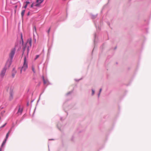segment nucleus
<instances>
[{
	"mask_svg": "<svg viewBox=\"0 0 151 151\" xmlns=\"http://www.w3.org/2000/svg\"><path fill=\"white\" fill-rule=\"evenodd\" d=\"M28 68V61L26 57L24 58L23 65L20 70V73H21L22 71L25 72Z\"/></svg>",
	"mask_w": 151,
	"mask_h": 151,
	"instance_id": "obj_1",
	"label": "nucleus"
},
{
	"mask_svg": "<svg viewBox=\"0 0 151 151\" xmlns=\"http://www.w3.org/2000/svg\"><path fill=\"white\" fill-rule=\"evenodd\" d=\"M7 68L6 67H4L1 70L0 73V77L3 78L5 75Z\"/></svg>",
	"mask_w": 151,
	"mask_h": 151,
	"instance_id": "obj_2",
	"label": "nucleus"
},
{
	"mask_svg": "<svg viewBox=\"0 0 151 151\" xmlns=\"http://www.w3.org/2000/svg\"><path fill=\"white\" fill-rule=\"evenodd\" d=\"M16 49L15 48H13L11 50V52L9 54V57L11 59H12L14 57Z\"/></svg>",
	"mask_w": 151,
	"mask_h": 151,
	"instance_id": "obj_3",
	"label": "nucleus"
},
{
	"mask_svg": "<svg viewBox=\"0 0 151 151\" xmlns=\"http://www.w3.org/2000/svg\"><path fill=\"white\" fill-rule=\"evenodd\" d=\"M9 99L10 100H12L13 99V90H11L10 92H9Z\"/></svg>",
	"mask_w": 151,
	"mask_h": 151,
	"instance_id": "obj_4",
	"label": "nucleus"
},
{
	"mask_svg": "<svg viewBox=\"0 0 151 151\" xmlns=\"http://www.w3.org/2000/svg\"><path fill=\"white\" fill-rule=\"evenodd\" d=\"M23 111V109L22 108H21L20 107H19V108L18 109V111L17 112V114L19 115L21 114L22 113Z\"/></svg>",
	"mask_w": 151,
	"mask_h": 151,
	"instance_id": "obj_5",
	"label": "nucleus"
},
{
	"mask_svg": "<svg viewBox=\"0 0 151 151\" xmlns=\"http://www.w3.org/2000/svg\"><path fill=\"white\" fill-rule=\"evenodd\" d=\"M27 44H28L30 47L32 46V40L31 39H28L27 41Z\"/></svg>",
	"mask_w": 151,
	"mask_h": 151,
	"instance_id": "obj_6",
	"label": "nucleus"
},
{
	"mask_svg": "<svg viewBox=\"0 0 151 151\" xmlns=\"http://www.w3.org/2000/svg\"><path fill=\"white\" fill-rule=\"evenodd\" d=\"M12 131V129H10L9 131H8V132L7 133L6 137V138L5 139L7 140V139L8 138L9 135L10 133Z\"/></svg>",
	"mask_w": 151,
	"mask_h": 151,
	"instance_id": "obj_7",
	"label": "nucleus"
},
{
	"mask_svg": "<svg viewBox=\"0 0 151 151\" xmlns=\"http://www.w3.org/2000/svg\"><path fill=\"white\" fill-rule=\"evenodd\" d=\"M43 81L44 84H46L47 85L49 84V82L47 80L45 79L44 78H43Z\"/></svg>",
	"mask_w": 151,
	"mask_h": 151,
	"instance_id": "obj_8",
	"label": "nucleus"
},
{
	"mask_svg": "<svg viewBox=\"0 0 151 151\" xmlns=\"http://www.w3.org/2000/svg\"><path fill=\"white\" fill-rule=\"evenodd\" d=\"M6 140H7L5 139L4 140L2 144V145H1V147H3L5 145V144L6 142Z\"/></svg>",
	"mask_w": 151,
	"mask_h": 151,
	"instance_id": "obj_9",
	"label": "nucleus"
},
{
	"mask_svg": "<svg viewBox=\"0 0 151 151\" xmlns=\"http://www.w3.org/2000/svg\"><path fill=\"white\" fill-rule=\"evenodd\" d=\"M25 12V10H22L21 12V14L22 17H23L24 16Z\"/></svg>",
	"mask_w": 151,
	"mask_h": 151,
	"instance_id": "obj_10",
	"label": "nucleus"
},
{
	"mask_svg": "<svg viewBox=\"0 0 151 151\" xmlns=\"http://www.w3.org/2000/svg\"><path fill=\"white\" fill-rule=\"evenodd\" d=\"M43 1V0H37V3H39V4H41Z\"/></svg>",
	"mask_w": 151,
	"mask_h": 151,
	"instance_id": "obj_11",
	"label": "nucleus"
},
{
	"mask_svg": "<svg viewBox=\"0 0 151 151\" xmlns=\"http://www.w3.org/2000/svg\"><path fill=\"white\" fill-rule=\"evenodd\" d=\"M26 4L25 5L24 7L25 9H26L27 8L28 4H29V1H26Z\"/></svg>",
	"mask_w": 151,
	"mask_h": 151,
	"instance_id": "obj_12",
	"label": "nucleus"
},
{
	"mask_svg": "<svg viewBox=\"0 0 151 151\" xmlns=\"http://www.w3.org/2000/svg\"><path fill=\"white\" fill-rule=\"evenodd\" d=\"M32 70L33 71V72L34 73H35V68L33 66H32Z\"/></svg>",
	"mask_w": 151,
	"mask_h": 151,
	"instance_id": "obj_13",
	"label": "nucleus"
},
{
	"mask_svg": "<svg viewBox=\"0 0 151 151\" xmlns=\"http://www.w3.org/2000/svg\"><path fill=\"white\" fill-rule=\"evenodd\" d=\"M40 4H39V3L36 4L35 5V6H38Z\"/></svg>",
	"mask_w": 151,
	"mask_h": 151,
	"instance_id": "obj_14",
	"label": "nucleus"
},
{
	"mask_svg": "<svg viewBox=\"0 0 151 151\" xmlns=\"http://www.w3.org/2000/svg\"><path fill=\"white\" fill-rule=\"evenodd\" d=\"M101 89H100L99 93V95H100V93H101Z\"/></svg>",
	"mask_w": 151,
	"mask_h": 151,
	"instance_id": "obj_15",
	"label": "nucleus"
},
{
	"mask_svg": "<svg viewBox=\"0 0 151 151\" xmlns=\"http://www.w3.org/2000/svg\"><path fill=\"white\" fill-rule=\"evenodd\" d=\"M21 38L22 39V40H23L22 39V33L21 34Z\"/></svg>",
	"mask_w": 151,
	"mask_h": 151,
	"instance_id": "obj_16",
	"label": "nucleus"
},
{
	"mask_svg": "<svg viewBox=\"0 0 151 151\" xmlns=\"http://www.w3.org/2000/svg\"><path fill=\"white\" fill-rule=\"evenodd\" d=\"M50 31V28H49L48 30V33H49Z\"/></svg>",
	"mask_w": 151,
	"mask_h": 151,
	"instance_id": "obj_17",
	"label": "nucleus"
},
{
	"mask_svg": "<svg viewBox=\"0 0 151 151\" xmlns=\"http://www.w3.org/2000/svg\"><path fill=\"white\" fill-rule=\"evenodd\" d=\"M92 94L93 95L94 94V91L93 90H92Z\"/></svg>",
	"mask_w": 151,
	"mask_h": 151,
	"instance_id": "obj_18",
	"label": "nucleus"
},
{
	"mask_svg": "<svg viewBox=\"0 0 151 151\" xmlns=\"http://www.w3.org/2000/svg\"><path fill=\"white\" fill-rule=\"evenodd\" d=\"M14 76H15V74L13 73L12 74V76L13 77H14Z\"/></svg>",
	"mask_w": 151,
	"mask_h": 151,
	"instance_id": "obj_19",
	"label": "nucleus"
},
{
	"mask_svg": "<svg viewBox=\"0 0 151 151\" xmlns=\"http://www.w3.org/2000/svg\"><path fill=\"white\" fill-rule=\"evenodd\" d=\"M39 56L38 55H37L36 56V59H37V58H38L39 57Z\"/></svg>",
	"mask_w": 151,
	"mask_h": 151,
	"instance_id": "obj_20",
	"label": "nucleus"
},
{
	"mask_svg": "<svg viewBox=\"0 0 151 151\" xmlns=\"http://www.w3.org/2000/svg\"><path fill=\"white\" fill-rule=\"evenodd\" d=\"M33 4H31V7H33Z\"/></svg>",
	"mask_w": 151,
	"mask_h": 151,
	"instance_id": "obj_21",
	"label": "nucleus"
},
{
	"mask_svg": "<svg viewBox=\"0 0 151 151\" xmlns=\"http://www.w3.org/2000/svg\"><path fill=\"white\" fill-rule=\"evenodd\" d=\"M29 14H30V12H28V13L27 14V15H29Z\"/></svg>",
	"mask_w": 151,
	"mask_h": 151,
	"instance_id": "obj_22",
	"label": "nucleus"
},
{
	"mask_svg": "<svg viewBox=\"0 0 151 151\" xmlns=\"http://www.w3.org/2000/svg\"><path fill=\"white\" fill-rule=\"evenodd\" d=\"M6 124H5L4 125H3V126H2V127H4L6 125Z\"/></svg>",
	"mask_w": 151,
	"mask_h": 151,
	"instance_id": "obj_23",
	"label": "nucleus"
},
{
	"mask_svg": "<svg viewBox=\"0 0 151 151\" xmlns=\"http://www.w3.org/2000/svg\"><path fill=\"white\" fill-rule=\"evenodd\" d=\"M0 151H2V149L1 148H0Z\"/></svg>",
	"mask_w": 151,
	"mask_h": 151,
	"instance_id": "obj_24",
	"label": "nucleus"
},
{
	"mask_svg": "<svg viewBox=\"0 0 151 151\" xmlns=\"http://www.w3.org/2000/svg\"><path fill=\"white\" fill-rule=\"evenodd\" d=\"M13 71H14L15 73H16V71L14 70H13Z\"/></svg>",
	"mask_w": 151,
	"mask_h": 151,
	"instance_id": "obj_25",
	"label": "nucleus"
},
{
	"mask_svg": "<svg viewBox=\"0 0 151 151\" xmlns=\"http://www.w3.org/2000/svg\"><path fill=\"white\" fill-rule=\"evenodd\" d=\"M27 50H28V51H29V49H28V48Z\"/></svg>",
	"mask_w": 151,
	"mask_h": 151,
	"instance_id": "obj_26",
	"label": "nucleus"
},
{
	"mask_svg": "<svg viewBox=\"0 0 151 151\" xmlns=\"http://www.w3.org/2000/svg\"><path fill=\"white\" fill-rule=\"evenodd\" d=\"M17 6H15V7H16V8H17Z\"/></svg>",
	"mask_w": 151,
	"mask_h": 151,
	"instance_id": "obj_27",
	"label": "nucleus"
},
{
	"mask_svg": "<svg viewBox=\"0 0 151 151\" xmlns=\"http://www.w3.org/2000/svg\"><path fill=\"white\" fill-rule=\"evenodd\" d=\"M35 29H36V28H35Z\"/></svg>",
	"mask_w": 151,
	"mask_h": 151,
	"instance_id": "obj_28",
	"label": "nucleus"
},
{
	"mask_svg": "<svg viewBox=\"0 0 151 151\" xmlns=\"http://www.w3.org/2000/svg\"><path fill=\"white\" fill-rule=\"evenodd\" d=\"M24 49H25V48H24Z\"/></svg>",
	"mask_w": 151,
	"mask_h": 151,
	"instance_id": "obj_29",
	"label": "nucleus"
}]
</instances>
